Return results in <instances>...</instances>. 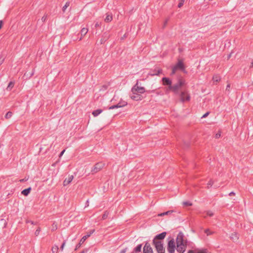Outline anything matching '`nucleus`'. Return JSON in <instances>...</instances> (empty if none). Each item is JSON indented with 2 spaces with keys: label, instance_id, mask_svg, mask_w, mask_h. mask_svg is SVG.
Masks as SVG:
<instances>
[{
  "label": "nucleus",
  "instance_id": "nucleus-18",
  "mask_svg": "<svg viewBox=\"0 0 253 253\" xmlns=\"http://www.w3.org/2000/svg\"><path fill=\"white\" fill-rule=\"evenodd\" d=\"M113 19L112 15L111 14L107 13L106 16L104 19V21L106 23L111 22Z\"/></svg>",
  "mask_w": 253,
  "mask_h": 253
},
{
  "label": "nucleus",
  "instance_id": "nucleus-46",
  "mask_svg": "<svg viewBox=\"0 0 253 253\" xmlns=\"http://www.w3.org/2000/svg\"><path fill=\"white\" fill-rule=\"evenodd\" d=\"M65 151V150L64 149V150H62V151L61 152V153H60V154H59V157L60 158V157H61L63 155V154L64 153Z\"/></svg>",
  "mask_w": 253,
  "mask_h": 253
},
{
  "label": "nucleus",
  "instance_id": "nucleus-47",
  "mask_svg": "<svg viewBox=\"0 0 253 253\" xmlns=\"http://www.w3.org/2000/svg\"><path fill=\"white\" fill-rule=\"evenodd\" d=\"M220 136V134L219 133H217L215 134V137L216 138H218Z\"/></svg>",
  "mask_w": 253,
  "mask_h": 253
},
{
  "label": "nucleus",
  "instance_id": "nucleus-10",
  "mask_svg": "<svg viewBox=\"0 0 253 253\" xmlns=\"http://www.w3.org/2000/svg\"><path fill=\"white\" fill-rule=\"evenodd\" d=\"M162 72L163 70L161 69L156 68L154 70H151L148 73V75L150 76H158Z\"/></svg>",
  "mask_w": 253,
  "mask_h": 253
},
{
  "label": "nucleus",
  "instance_id": "nucleus-24",
  "mask_svg": "<svg viewBox=\"0 0 253 253\" xmlns=\"http://www.w3.org/2000/svg\"><path fill=\"white\" fill-rule=\"evenodd\" d=\"M14 85V82H12V81L10 82L7 86L6 90L7 91H10L11 90V89L13 87Z\"/></svg>",
  "mask_w": 253,
  "mask_h": 253
},
{
  "label": "nucleus",
  "instance_id": "nucleus-28",
  "mask_svg": "<svg viewBox=\"0 0 253 253\" xmlns=\"http://www.w3.org/2000/svg\"><path fill=\"white\" fill-rule=\"evenodd\" d=\"M204 232L207 234V236L212 235L214 233V232L210 231L209 229H206V230H205Z\"/></svg>",
  "mask_w": 253,
  "mask_h": 253
},
{
  "label": "nucleus",
  "instance_id": "nucleus-13",
  "mask_svg": "<svg viewBox=\"0 0 253 253\" xmlns=\"http://www.w3.org/2000/svg\"><path fill=\"white\" fill-rule=\"evenodd\" d=\"M130 97L132 99L136 101L141 100L142 99V96L138 94L137 92H135V93L132 92V94L130 95Z\"/></svg>",
  "mask_w": 253,
  "mask_h": 253
},
{
  "label": "nucleus",
  "instance_id": "nucleus-8",
  "mask_svg": "<svg viewBox=\"0 0 253 253\" xmlns=\"http://www.w3.org/2000/svg\"><path fill=\"white\" fill-rule=\"evenodd\" d=\"M179 95L180 97L181 101L182 102L189 101L190 99V96L186 91H181Z\"/></svg>",
  "mask_w": 253,
  "mask_h": 253
},
{
  "label": "nucleus",
  "instance_id": "nucleus-48",
  "mask_svg": "<svg viewBox=\"0 0 253 253\" xmlns=\"http://www.w3.org/2000/svg\"><path fill=\"white\" fill-rule=\"evenodd\" d=\"M27 180H28V179L24 178V179H20L19 181L21 182H23L24 181H27Z\"/></svg>",
  "mask_w": 253,
  "mask_h": 253
},
{
  "label": "nucleus",
  "instance_id": "nucleus-56",
  "mask_svg": "<svg viewBox=\"0 0 253 253\" xmlns=\"http://www.w3.org/2000/svg\"><path fill=\"white\" fill-rule=\"evenodd\" d=\"M187 253H194L193 251L190 250V251H188V252Z\"/></svg>",
  "mask_w": 253,
  "mask_h": 253
},
{
  "label": "nucleus",
  "instance_id": "nucleus-54",
  "mask_svg": "<svg viewBox=\"0 0 253 253\" xmlns=\"http://www.w3.org/2000/svg\"><path fill=\"white\" fill-rule=\"evenodd\" d=\"M213 79L214 81H216V82H218V79H217V77H213Z\"/></svg>",
  "mask_w": 253,
  "mask_h": 253
},
{
  "label": "nucleus",
  "instance_id": "nucleus-62",
  "mask_svg": "<svg viewBox=\"0 0 253 253\" xmlns=\"http://www.w3.org/2000/svg\"><path fill=\"white\" fill-rule=\"evenodd\" d=\"M2 145L0 144V148H1Z\"/></svg>",
  "mask_w": 253,
  "mask_h": 253
},
{
  "label": "nucleus",
  "instance_id": "nucleus-55",
  "mask_svg": "<svg viewBox=\"0 0 253 253\" xmlns=\"http://www.w3.org/2000/svg\"><path fill=\"white\" fill-rule=\"evenodd\" d=\"M185 147H188L189 145V143L187 142V143H185Z\"/></svg>",
  "mask_w": 253,
  "mask_h": 253
},
{
  "label": "nucleus",
  "instance_id": "nucleus-32",
  "mask_svg": "<svg viewBox=\"0 0 253 253\" xmlns=\"http://www.w3.org/2000/svg\"><path fill=\"white\" fill-rule=\"evenodd\" d=\"M5 59V57L3 55H0V66L3 63Z\"/></svg>",
  "mask_w": 253,
  "mask_h": 253
},
{
  "label": "nucleus",
  "instance_id": "nucleus-22",
  "mask_svg": "<svg viewBox=\"0 0 253 253\" xmlns=\"http://www.w3.org/2000/svg\"><path fill=\"white\" fill-rule=\"evenodd\" d=\"M102 112V110L101 109H97L92 112V114L94 117H97Z\"/></svg>",
  "mask_w": 253,
  "mask_h": 253
},
{
  "label": "nucleus",
  "instance_id": "nucleus-26",
  "mask_svg": "<svg viewBox=\"0 0 253 253\" xmlns=\"http://www.w3.org/2000/svg\"><path fill=\"white\" fill-rule=\"evenodd\" d=\"M59 250V248H58V246H57V245H54L52 248V252L53 253H57L58 252V251Z\"/></svg>",
  "mask_w": 253,
  "mask_h": 253
},
{
  "label": "nucleus",
  "instance_id": "nucleus-38",
  "mask_svg": "<svg viewBox=\"0 0 253 253\" xmlns=\"http://www.w3.org/2000/svg\"><path fill=\"white\" fill-rule=\"evenodd\" d=\"M40 232H41V228H40V227H38V229L36 230V231L35 232V236H38L39 235Z\"/></svg>",
  "mask_w": 253,
  "mask_h": 253
},
{
  "label": "nucleus",
  "instance_id": "nucleus-49",
  "mask_svg": "<svg viewBox=\"0 0 253 253\" xmlns=\"http://www.w3.org/2000/svg\"><path fill=\"white\" fill-rule=\"evenodd\" d=\"M235 195V193L234 192H231L229 194V196H233V195Z\"/></svg>",
  "mask_w": 253,
  "mask_h": 253
},
{
  "label": "nucleus",
  "instance_id": "nucleus-44",
  "mask_svg": "<svg viewBox=\"0 0 253 253\" xmlns=\"http://www.w3.org/2000/svg\"><path fill=\"white\" fill-rule=\"evenodd\" d=\"M213 184V182L212 181V180H210L208 183V186H211Z\"/></svg>",
  "mask_w": 253,
  "mask_h": 253
},
{
  "label": "nucleus",
  "instance_id": "nucleus-3",
  "mask_svg": "<svg viewBox=\"0 0 253 253\" xmlns=\"http://www.w3.org/2000/svg\"><path fill=\"white\" fill-rule=\"evenodd\" d=\"M155 89H153L152 90H145V89L144 87H139L138 86V82L137 81L136 84L132 87L131 92L132 93H135V92H137L138 93L142 94L145 92H147L149 93L151 92H154L155 91Z\"/></svg>",
  "mask_w": 253,
  "mask_h": 253
},
{
  "label": "nucleus",
  "instance_id": "nucleus-30",
  "mask_svg": "<svg viewBox=\"0 0 253 253\" xmlns=\"http://www.w3.org/2000/svg\"><path fill=\"white\" fill-rule=\"evenodd\" d=\"M118 106H121V108L124 107L127 105V102L126 101L120 102L118 104Z\"/></svg>",
  "mask_w": 253,
  "mask_h": 253
},
{
  "label": "nucleus",
  "instance_id": "nucleus-60",
  "mask_svg": "<svg viewBox=\"0 0 253 253\" xmlns=\"http://www.w3.org/2000/svg\"><path fill=\"white\" fill-rule=\"evenodd\" d=\"M167 22H168V20H166V22H165V25L166 24H167Z\"/></svg>",
  "mask_w": 253,
  "mask_h": 253
},
{
  "label": "nucleus",
  "instance_id": "nucleus-51",
  "mask_svg": "<svg viewBox=\"0 0 253 253\" xmlns=\"http://www.w3.org/2000/svg\"><path fill=\"white\" fill-rule=\"evenodd\" d=\"M87 251H88V249H85V250H84V251H83L82 252H81L80 253H87Z\"/></svg>",
  "mask_w": 253,
  "mask_h": 253
},
{
  "label": "nucleus",
  "instance_id": "nucleus-35",
  "mask_svg": "<svg viewBox=\"0 0 253 253\" xmlns=\"http://www.w3.org/2000/svg\"><path fill=\"white\" fill-rule=\"evenodd\" d=\"M183 205L185 206H191L192 205V204L188 201H185L183 202Z\"/></svg>",
  "mask_w": 253,
  "mask_h": 253
},
{
  "label": "nucleus",
  "instance_id": "nucleus-34",
  "mask_svg": "<svg viewBox=\"0 0 253 253\" xmlns=\"http://www.w3.org/2000/svg\"><path fill=\"white\" fill-rule=\"evenodd\" d=\"M108 214H109V213L107 211H105V212L104 213V214L102 215V219L103 220L106 219L108 216Z\"/></svg>",
  "mask_w": 253,
  "mask_h": 253
},
{
  "label": "nucleus",
  "instance_id": "nucleus-29",
  "mask_svg": "<svg viewBox=\"0 0 253 253\" xmlns=\"http://www.w3.org/2000/svg\"><path fill=\"white\" fill-rule=\"evenodd\" d=\"M70 2L69 1H67L66 2L65 4L62 7V11L64 12L67 9V8L69 6Z\"/></svg>",
  "mask_w": 253,
  "mask_h": 253
},
{
  "label": "nucleus",
  "instance_id": "nucleus-33",
  "mask_svg": "<svg viewBox=\"0 0 253 253\" xmlns=\"http://www.w3.org/2000/svg\"><path fill=\"white\" fill-rule=\"evenodd\" d=\"M121 108V106H118V104H116V105H114L110 106L109 108V109L111 110V109H117V108Z\"/></svg>",
  "mask_w": 253,
  "mask_h": 253
},
{
  "label": "nucleus",
  "instance_id": "nucleus-16",
  "mask_svg": "<svg viewBox=\"0 0 253 253\" xmlns=\"http://www.w3.org/2000/svg\"><path fill=\"white\" fill-rule=\"evenodd\" d=\"M142 244L138 245L135 248H134L132 253H140L142 249Z\"/></svg>",
  "mask_w": 253,
  "mask_h": 253
},
{
  "label": "nucleus",
  "instance_id": "nucleus-27",
  "mask_svg": "<svg viewBox=\"0 0 253 253\" xmlns=\"http://www.w3.org/2000/svg\"><path fill=\"white\" fill-rule=\"evenodd\" d=\"M12 112L11 111H8L5 115V118L6 119H10L12 116Z\"/></svg>",
  "mask_w": 253,
  "mask_h": 253
},
{
  "label": "nucleus",
  "instance_id": "nucleus-37",
  "mask_svg": "<svg viewBox=\"0 0 253 253\" xmlns=\"http://www.w3.org/2000/svg\"><path fill=\"white\" fill-rule=\"evenodd\" d=\"M185 0H180V1L178 4V7L179 8L182 7L184 4Z\"/></svg>",
  "mask_w": 253,
  "mask_h": 253
},
{
  "label": "nucleus",
  "instance_id": "nucleus-57",
  "mask_svg": "<svg viewBox=\"0 0 253 253\" xmlns=\"http://www.w3.org/2000/svg\"><path fill=\"white\" fill-rule=\"evenodd\" d=\"M230 87V84H227V87H226V89H227L228 88H229Z\"/></svg>",
  "mask_w": 253,
  "mask_h": 253
},
{
  "label": "nucleus",
  "instance_id": "nucleus-58",
  "mask_svg": "<svg viewBox=\"0 0 253 253\" xmlns=\"http://www.w3.org/2000/svg\"><path fill=\"white\" fill-rule=\"evenodd\" d=\"M251 67H253V61L251 63Z\"/></svg>",
  "mask_w": 253,
  "mask_h": 253
},
{
  "label": "nucleus",
  "instance_id": "nucleus-12",
  "mask_svg": "<svg viewBox=\"0 0 253 253\" xmlns=\"http://www.w3.org/2000/svg\"><path fill=\"white\" fill-rule=\"evenodd\" d=\"M162 81L164 85H168V86H169L172 84L171 80L169 78L163 77L162 79Z\"/></svg>",
  "mask_w": 253,
  "mask_h": 253
},
{
  "label": "nucleus",
  "instance_id": "nucleus-9",
  "mask_svg": "<svg viewBox=\"0 0 253 253\" xmlns=\"http://www.w3.org/2000/svg\"><path fill=\"white\" fill-rule=\"evenodd\" d=\"M143 253H154L152 248L148 242H146L143 248Z\"/></svg>",
  "mask_w": 253,
  "mask_h": 253
},
{
  "label": "nucleus",
  "instance_id": "nucleus-21",
  "mask_svg": "<svg viewBox=\"0 0 253 253\" xmlns=\"http://www.w3.org/2000/svg\"><path fill=\"white\" fill-rule=\"evenodd\" d=\"M31 190V188L29 187L28 188L24 189L22 192V194L24 195V196H28L29 194L30 193V191Z\"/></svg>",
  "mask_w": 253,
  "mask_h": 253
},
{
  "label": "nucleus",
  "instance_id": "nucleus-19",
  "mask_svg": "<svg viewBox=\"0 0 253 253\" xmlns=\"http://www.w3.org/2000/svg\"><path fill=\"white\" fill-rule=\"evenodd\" d=\"M230 238L233 241H236L239 238L236 232H233L231 233L230 236Z\"/></svg>",
  "mask_w": 253,
  "mask_h": 253
},
{
  "label": "nucleus",
  "instance_id": "nucleus-11",
  "mask_svg": "<svg viewBox=\"0 0 253 253\" xmlns=\"http://www.w3.org/2000/svg\"><path fill=\"white\" fill-rule=\"evenodd\" d=\"M158 253H165L164 243L154 246Z\"/></svg>",
  "mask_w": 253,
  "mask_h": 253
},
{
  "label": "nucleus",
  "instance_id": "nucleus-41",
  "mask_svg": "<svg viewBox=\"0 0 253 253\" xmlns=\"http://www.w3.org/2000/svg\"><path fill=\"white\" fill-rule=\"evenodd\" d=\"M210 114V112H208L207 113H206L205 114H204L202 117H201L202 119L203 118H206Z\"/></svg>",
  "mask_w": 253,
  "mask_h": 253
},
{
  "label": "nucleus",
  "instance_id": "nucleus-25",
  "mask_svg": "<svg viewBox=\"0 0 253 253\" xmlns=\"http://www.w3.org/2000/svg\"><path fill=\"white\" fill-rule=\"evenodd\" d=\"M88 29L86 28H83L81 31V34L82 36H85L88 32Z\"/></svg>",
  "mask_w": 253,
  "mask_h": 253
},
{
  "label": "nucleus",
  "instance_id": "nucleus-43",
  "mask_svg": "<svg viewBox=\"0 0 253 253\" xmlns=\"http://www.w3.org/2000/svg\"><path fill=\"white\" fill-rule=\"evenodd\" d=\"M65 245V242L64 241V242L62 243V244L61 246L60 247V250H61V251H62V250H63Z\"/></svg>",
  "mask_w": 253,
  "mask_h": 253
},
{
  "label": "nucleus",
  "instance_id": "nucleus-40",
  "mask_svg": "<svg viewBox=\"0 0 253 253\" xmlns=\"http://www.w3.org/2000/svg\"><path fill=\"white\" fill-rule=\"evenodd\" d=\"M207 214L210 216H213V213L212 211H207Z\"/></svg>",
  "mask_w": 253,
  "mask_h": 253
},
{
  "label": "nucleus",
  "instance_id": "nucleus-50",
  "mask_svg": "<svg viewBox=\"0 0 253 253\" xmlns=\"http://www.w3.org/2000/svg\"><path fill=\"white\" fill-rule=\"evenodd\" d=\"M232 53L233 52H231L228 55L227 59H229L231 57V55H232Z\"/></svg>",
  "mask_w": 253,
  "mask_h": 253
},
{
  "label": "nucleus",
  "instance_id": "nucleus-6",
  "mask_svg": "<svg viewBox=\"0 0 253 253\" xmlns=\"http://www.w3.org/2000/svg\"><path fill=\"white\" fill-rule=\"evenodd\" d=\"M104 167V164L102 162L96 163L92 169L91 171L92 173H95L100 171Z\"/></svg>",
  "mask_w": 253,
  "mask_h": 253
},
{
  "label": "nucleus",
  "instance_id": "nucleus-59",
  "mask_svg": "<svg viewBox=\"0 0 253 253\" xmlns=\"http://www.w3.org/2000/svg\"><path fill=\"white\" fill-rule=\"evenodd\" d=\"M126 37V35H125L121 39L123 40Z\"/></svg>",
  "mask_w": 253,
  "mask_h": 253
},
{
  "label": "nucleus",
  "instance_id": "nucleus-45",
  "mask_svg": "<svg viewBox=\"0 0 253 253\" xmlns=\"http://www.w3.org/2000/svg\"><path fill=\"white\" fill-rule=\"evenodd\" d=\"M26 223H30L31 224H36V223L32 220H27Z\"/></svg>",
  "mask_w": 253,
  "mask_h": 253
},
{
  "label": "nucleus",
  "instance_id": "nucleus-31",
  "mask_svg": "<svg viewBox=\"0 0 253 253\" xmlns=\"http://www.w3.org/2000/svg\"><path fill=\"white\" fill-rule=\"evenodd\" d=\"M172 212H173V211H169L166 212L162 213L159 214V215L162 216H163L165 215H167V214H170V213H172Z\"/></svg>",
  "mask_w": 253,
  "mask_h": 253
},
{
  "label": "nucleus",
  "instance_id": "nucleus-15",
  "mask_svg": "<svg viewBox=\"0 0 253 253\" xmlns=\"http://www.w3.org/2000/svg\"><path fill=\"white\" fill-rule=\"evenodd\" d=\"M73 175L69 176L67 178H66L63 181L64 186L68 185L73 179Z\"/></svg>",
  "mask_w": 253,
  "mask_h": 253
},
{
  "label": "nucleus",
  "instance_id": "nucleus-7",
  "mask_svg": "<svg viewBox=\"0 0 253 253\" xmlns=\"http://www.w3.org/2000/svg\"><path fill=\"white\" fill-rule=\"evenodd\" d=\"M94 229H92L90 230L89 232L87 233L86 235L83 237L81 239L80 243L77 245L76 250L80 248L81 245L83 243H84V242L87 239V238H88L91 234H92L94 232Z\"/></svg>",
  "mask_w": 253,
  "mask_h": 253
},
{
  "label": "nucleus",
  "instance_id": "nucleus-17",
  "mask_svg": "<svg viewBox=\"0 0 253 253\" xmlns=\"http://www.w3.org/2000/svg\"><path fill=\"white\" fill-rule=\"evenodd\" d=\"M34 74V71L33 69L31 72L28 73L26 72L24 75V77L26 78V79H28L30 78Z\"/></svg>",
  "mask_w": 253,
  "mask_h": 253
},
{
  "label": "nucleus",
  "instance_id": "nucleus-5",
  "mask_svg": "<svg viewBox=\"0 0 253 253\" xmlns=\"http://www.w3.org/2000/svg\"><path fill=\"white\" fill-rule=\"evenodd\" d=\"M176 248V245L173 239L170 240L167 245V251L169 253H174Z\"/></svg>",
  "mask_w": 253,
  "mask_h": 253
},
{
  "label": "nucleus",
  "instance_id": "nucleus-23",
  "mask_svg": "<svg viewBox=\"0 0 253 253\" xmlns=\"http://www.w3.org/2000/svg\"><path fill=\"white\" fill-rule=\"evenodd\" d=\"M101 25V22H99L98 21H95L94 24L92 26V29H95L96 28H100Z\"/></svg>",
  "mask_w": 253,
  "mask_h": 253
},
{
  "label": "nucleus",
  "instance_id": "nucleus-42",
  "mask_svg": "<svg viewBox=\"0 0 253 253\" xmlns=\"http://www.w3.org/2000/svg\"><path fill=\"white\" fill-rule=\"evenodd\" d=\"M46 19H47V16L46 15H44L42 18V21L44 22H45L46 20Z\"/></svg>",
  "mask_w": 253,
  "mask_h": 253
},
{
  "label": "nucleus",
  "instance_id": "nucleus-61",
  "mask_svg": "<svg viewBox=\"0 0 253 253\" xmlns=\"http://www.w3.org/2000/svg\"><path fill=\"white\" fill-rule=\"evenodd\" d=\"M1 221H3V222L5 223V221L4 220V219H2L1 220Z\"/></svg>",
  "mask_w": 253,
  "mask_h": 253
},
{
  "label": "nucleus",
  "instance_id": "nucleus-52",
  "mask_svg": "<svg viewBox=\"0 0 253 253\" xmlns=\"http://www.w3.org/2000/svg\"><path fill=\"white\" fill-rule=\"evenodd\" d=\"M3 22L2 20H0V29H1L2 26Z\"/></svg>",
  "mask_w": 253,
  "mask_h": 253
},
{
  "label": "nucleus",
  "instance_id": "nucleus-4",
  "mask_svg": "<svg viewBox=\"0 0 253 253\" xmlns=\"http://www.w3.org/2000/svg\"><path fill=\"white\" fill-rule=\"evenodd\" d=\"M177 70H181L184 73H187L185 70V66L182 60H178L177 63L172 68V71L170 75L175 74Z\"/></svg>",
  "mask_w": 253,
  "mask_h": 253
},
{
  "label": "nucleus",
  "instance_id": "nucleus-20",
  "mask_svg": "<svg viewBox=\"0 0 253 253\" xmlns=\"http://www.w3.org/2000/svg\"><path fill=\"white\" fill-rule=\"evenodd\" d=\"M163 243H164L163 241H161V240H158L157 239H156V238H155V237L154 238V239L153 240V245L154 246H157L158 245H160Z\"/></svg>",
  "mask_w": 253,
  "mask_h": 253
},
{
  "label": "nucleus",
  "instance_id": "nucleus-36",
  "mask_svg": "<svg viewBox=\"0 0 253 253\" xmlns=\"http://www.w3.org/2000/svg\"><path fill=\"white\" fill-rule=\"evenodd\" d=\"M109 37L110 35L107 32L104 33L102 35V37L106 39V40L109 39Z\"/></svg>",
  "mask_w": 253,
  "mask_h": 253
},
{
  "label": "nucleus",
  "instance_id": "nucleus-53",
  "mask_svg": "<svg viewBox=\"0 0 253 253\" xmlns=\"http://www.w3.org/2000/svg\"><path fill=\"white\" fill-rule=\"evenodd\" d=\"M199 253H207L206 250H203L200 251Z\"/></svg>",
  "mask_w": 253,
  "mask_h": 253
},
{
  "label": "nucleus",
  "instance_id": "nucleus-39",
  "mask_svg": "<svg viewBox=\"0 0 253 253\" xmlns=\"http://www.w3.org/2000/svg\"><path fill=\"white\" fill-rule=\"evenodd\" d=\"M106 41V39H105V38H103L102 37V38L101 39V40H100V43L101 44H103Z\"/></svg>",
  "mask_w": 253,
  "mask_h": 253
},
{
  "label": "nucleus",
  "instance_id": "nucleus-1",
  "mask_svg": "<svg viewBox=\"0 0 253 253\" xmlns=\"http://www.w3.org/2000/svg\"><path fill=\"white\" fill-rule=\"evenodd\" d=\"M176 245V250L178 253H183L185 252L188 245V241L187 239H184V235L181 231L177 235Z\"/></svg>",
  "mask_w": 253,
  "mask_h": 253
},
{
  "label": "nucleus",
  "instance_id": "nucleus-2",
  "mask_svg": "<svg viewBox=\"0 0 253 253\" xmlns=\"http://www.w3.org/2000/svg\"><path fill=\"white\" fill-rule=\"evenodd\" d=\"M185 84V80L182 78H180L178 79L177 83L168 86L167 90H170L173 92L175 94H178L179 93V89L183 86Z\"/></svg>",
  "mask_w": 253,
  "mask_h": 253
},
{
  "label": "nucleus",
  "instance_id": "nucleus-14",
  "mask_svg": "<svg viewBox=\"0 0 253 253\" xmlns=\"http://www.w3.org/2000/svg\"><path fill=\"white\" fill-rule=\"evenodd\" d=\"M166 235H167V232H162L161 233H160V234L156 235L155 236V238H156V239H157L158 240H159L161 241H163L164 239H165V238L166 237Z\"/></svg>",
  "mask_w": 253,
  "mask_h": 253
}]
</instances>
